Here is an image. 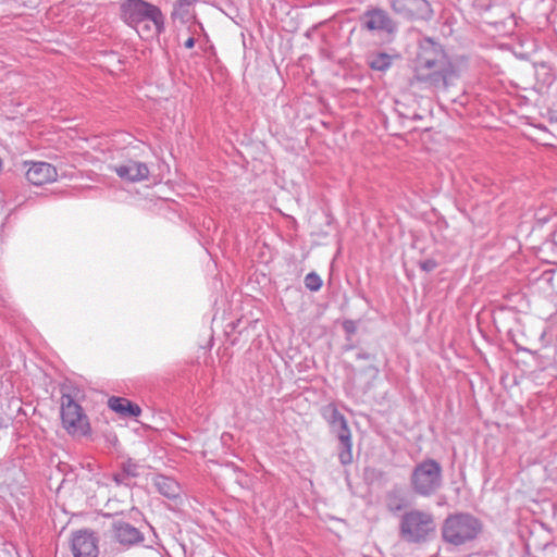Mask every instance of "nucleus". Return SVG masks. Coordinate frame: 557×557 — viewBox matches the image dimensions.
Listing matches in <instances>:
<instances>
[{
    "instance_id": "obj_1",
    "label": "nucleus",
    "mask_w": 557,
    "mask_h": 557,
    "mask_svg": "<svg viewBox=\"0 0 557 557\" xmlns=\"http://www.w3.org/2000/svg\"><path fill=\"white\" fill-rule=\"evenodd\" d=\"M457 69L441 44L430 37L419 40L413 60V78L434 90L446 89L455 78Z\"/></svg>"
},
{
    "instance_id": "obj_2",
    "label": "nucleus",
    "mask_w": 557,
    "mask_h": 557,
    "mask_svg": "<svg viewBox=\"0 0 557 557\" xmlns=\"http://www.w3.org/2000/svg\"><path fill=\"white\" fill-rule=\"evenodd\" d=\"M124 23L136 28L140 37H158L165 30V17L161 9L145 0H125L120 7Z\"/></svg>"
},
{
    "instance_id": "obj_3",
    "label": "nucleus",
    "mask_w": 557,
    "mask_h": 557,
    "mask_svg": "<svg viewBox=\"0 0 557 557\" xmlns=\"http://www.w3.org/2000/svg\"><path fill=\"white\" fill-rule=\"evenodd\" d=\"M436 534V520L432 512L410 509L399 520V536L408 543L421 545L430 542Z\"/></svg>"
},
{
    "instance_id": "obj_4",
    "label": "nucleus",
    "mask_w": 557,
    "mask_h": 557,
    "mask_svg": "<svg viewBox=\"0 0 557 557\" xmlns=\"http://www.w3.org/2000/svg\"><path fill=\"white\" fill-rule=\"evenodd\" d=\"M482 524L470 513L449 515L442 525V539L453 546L465 545L479 535Z\"/></svg>"
},
{
    "instance_id": "obj_5",
    "label": "nucleus",
    "mask_w": 557,
    "mask_h": 557,
    "mask_svg": "<svg viewBox=\"0 0 557 557\" xmlns=\"http://www.w3.org/2000/svg\"><path fill=\"white\" fill-rule=\"evenodd\" d=\"M443 484L442 466L434 459H425L414 466L410 475L412 491L423 497L435 494Z\"/></svg>"
},
{
    "instance_id": "obj_6",
    "label": "nucleus",
    "mask_w": 557,
    "mask_h": 557,
    "mask_svg": "<svg viewBox=\"0 0 557 557\" xmlns=\"http://www.w3.org/2000/svg\"><path fill=\"white\" fill-rule=\"evenodd\" d=\"M61 420L63 428L73 436L88 434L90 426L83 408L69 394L61 397Z\"/></svg>"
},
{
    "instance_id": "obj_7",
    "label": "nucleus",
    "mask_w": 557,
    "mask_h": 557,
    "mask_svg": "<svg viewBox=\"0 0 557 557\" xmlns=\"http://www.w3.org/2000/svg\"><path fill=\"white\" fill-rule=\"evenodd\" d=\"M345 406H339L336 403H330L322 407L321 414L327 422L331 431L337 434L338 440L343 446L339 454V459L343 465L348 462V433L347 420L344 414Z\"/></svg>"
},
{
    "instance_id": "obj_8",
    "label": "nucleus",
    "mask_w": 557,
    "mask_h": 557,
    "mask_svg": "<svg viewBox=\"0 0 557 557\" xmlns=\"http://www.w3.org/2000/svg\"><path fill=\"white\" fill-rule=\"evenodd\" d=\"M395 13L407 18H429L432 10L426 0H391Z\"/></svg>"
},
{
    "instance_id": "obj_9",
    "label": "nucleus",
    "mask_w": 557,
    "mask_h": 557,
    "mask_svg": "<svg viewBox=\"0 0 557 557\" xmlns=\"http://www.w3.org/2000/svg\"><path fill=\"white\" fill-rule=\"evenodd\" d=\"M362 26L369 30L393 34L396 30L395 22L389 17L386 11L382 9H371L361 16Z\"/></svg>"
},
{
    "instance_id": "obj_10",
    "label": "nucleus",
    "mask_w": 557,
    "mask_h": 557,
    "mask_svg": "<svg viewBox=\"0 0 557 557\" xmlns=\"http://www.w3.org/2000/svg\"><path fill=\"white\" fill-rule=\"evenodd\" d=\"M58 176L53 165L47 162H34L26 171L27 181L36 186H41L55 181Z\"/></svg>"
},
{
    "instance_id": "obj_11",
    "label": "nucleus",
    "mask_w": 557,
    "mask_h": 557,
    "mask_svg": "<svg viewBox=\"0 0 557 557\" xmlns=\"http://www.w3.org/2000/svg\"><path fill=\"white\" fill-rule=\"evenodd\" d=\"M74 557H98L96 539L87 531L77 532L72 539Z\"/></svg>"
},
{
    "instance_id": "obj_12",
    "label": "nucleus",
    "mask_w": 557,
    "mask_h": 557,
    "mask_svg": "<svg viewBox=\"0 0 557 557\" xmlns=\"http://www.w3.org/2000/svg\"><path fill=\"white\" fill-rule=\"evenodd\" d=\"M114 172L122 180L129 182H140L149 176V169L146 163L138 161H128L125 164L114 166Z\"/></svg>"
},
{
    "instance_id": "obj_13",
    "label": "nucleus",
    "mask_w": 557,
    "mask_h": 557,
    "mask_svg": "<svg viewBox=\"0 0 557 557\" xmlns=\"http://www.w3.org/2000/svg\"><path fill=\"white\" fill-rule=\"evenodd\" d=\"M113 531L115 540L124 546H132L144 541L143 533L128 522H114Z\"/></svg>"
},
{
    "instance_id": "obj_14",
    "label": "nucleus",
    "mask_w": 557,
    "mask_h": 557,
    "mask_svg": "<svg viewBox=\"0 0 557 557\" xmlns=\"http://www.w3.org/2000/svg\"><path fill=\"white\" fill-rule=\"evenodd\" d=\"M153 485L161 495L169 499L176 498L181 493L180 484L174 479L165 475H156Z\"/></svg>"
},
{
    "instance_id": "obj_15",
    "label": "nucleus",
    "mask_w": 557,
    "mask_h": 557,
    "mask_svg": "<svg viewBox=\"0 0 557 557\" xmlns=\"http://www.w3.org/2000/svg\"><path fill=\"white\" fill-rule=\"evenodd\" d=\"M110 409L123 416L137 417L141 410L137 405L122 397H111L108 401Z\"/></svg>"
},
{
    "instance_id": "obj_16",
    "label": "nucleus",
    "mask_w": 557,
    "mask_h": 557,
    "mask_svg": "<svg viewBox=\"0 0 557 557\" xmlns=\"http://www.w3.org/2000/svg\"><path fill=\"white\" fill-rule=\"evenodd\" d=\"M386 508L396 513L408 507V500L400 488H393L385 496Z\"/></svg>"
},
{
    "instance_id": "obj_17",
    "label": "nucleus",
    "mask_w": 557,
    "mask_h": 557,
    "mask_svg": "<svg viewBox=\"0 0 557 557\" xmlns=\"http://www.w3.org/2000/svg\"><path fill=\"white\" fill-rule=\"evenodd\" d=\"M368 64L372 70L384 72L392 65V57L384 52L372 54L368 58Z\"/></svg>"
},
{
    "instance_id": "obj_18",
    "label": "nucleus",
    "mask_w": 557,
    "mask_h": 557,
    "mask_svg": "<svg viewBox=\"0 0 557 557\" xmlns=\"http://www.w3.org/2000/svg\"><path fill=\"white\" fill-rule=\"evenodd\" d=\"M198 0H176L175 8L173 10V17H184L189 14V8L193 7Z\"/></svg>"
},
{
    "instance_id": "obj_19",
    "label": "nucleus",
    "mask_w": 557,
    "mask_h": 557,
    "mask_svg": "<svg viewBox=\"0 0 557 557\" xmlns=\"http://www.w3.org/2000/svg\"><path fill=\"white\" fill-rule=\"evenodd\" d=\"M305 286L311 292H318L322 286V278L315 272H310L305 276Z\"/></svg>"
},
{
    "instance_id": "obj_20",
    "label": "nucleus",
    "mask_w": 557,
    "mask_h": 557,
    "mask_svg": "<svg viewBox=\"0 0 557 557\" xmlns=\"http://www.w3.org/2000/svg\"><path fill=\"white\" fill-rule=\"evenodd\" d=\"M139 469H140L139 463H137L136 461H134L132 459H127L126 461H124L122 463V471L124 472V474H126L127 476H131V478L138 476Z\"/></svg>"
},
{
    "instance_id": "obj_21",
    "label": "nucleus",
    "mask_w": 557,
    "mask_h": 557,
    "mask_svg": "<svg viewBox=\"0 0 557 557\" xmlns=\"http://www.w3.org/2000/svg\"><path fill=\"white\" fill-rule=\"evenodd\" d=\"M128 478L126 474H124V472L122 471L121 473H116L113 475V480L114 482L120 485V484H127L125 479Z\"/></svg>"
},
{
    "instance_id": "obj_22",
    "label": "nucleus",
    "mask_w": 557,
    "mask_h": 557,
    "mask_svg": "<svg viewBox=\"0 0 557 557\" xmlns=\"http://www.w3.org/2000/svg\"><path fill=\"white\" fill-rule=\"evenodd\" d=\"M194 46H195V38L193 36H190L185 40L184 47L187 49H191Z\"/></svg>"
},
{
    "instance_id": "obj_23",
    "label": "nucleus",
    "mask_w": 557,
    "mask_h": 557,
    "mask_svg": "<svg viewBox=\"0 0 557 557\" xmlns=\"http://www.w3.org/2000/svg\"><path fill=\"white\" fill-rule=\"evenodd\" d=\"M433 268H434V263H433V262H430V261L424 262V263L422 264V269H424V270H426V271H430V270H432Z\"/></svg>"
},
{
    "instance_id": "obj_24",
    "label": "nucleus",
    "mask_w": 557,
    "mask_h": 557,
    "mask_svg": "<svg viewBox=\"0 0 557 557\" xmlns=\"http://www.w3.org/2000/svg\"><path fill=\"white\" fill-rule=\"evenodd\" d=\"M3 426H5V422L3 417L0 414V429H2Z\"/></svg>"
},
{
    "instance_id": "obj_25",
    "label": "nucleus",
    "mask_w": 557,
    "mask_h": 557,
    "mask_svg": "<svg viewBox=\"0 0 557 557\" xmlns=\"http://www.w3.org/2000/svg\"><path fill=\"white\" fill-rule=\"evenodd\" d=\"M343 327L348 332V321L343 322Z\"/></svg>"
},
{
    "instance_id": "obj_26",
    "label": "nucleus",
    "mask_w": 557,
    "mask_h": 557,
    "mask_svg": "<svg viewBox=\"0 0 557 557\" xmlns=\"http://www.w3.org/2000/svg\"><path fill=\"white\" fill-rule=\"evenodd\" d=\"M355 331L354 329V325H352V322L350 321V329H349V332L352 333Z\"/></svg>"
}]
</instances>
